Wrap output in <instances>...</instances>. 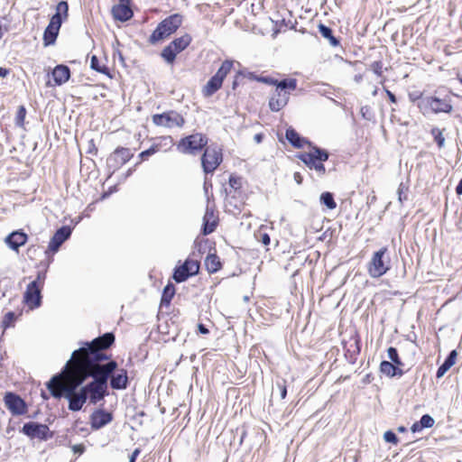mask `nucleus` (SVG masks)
I'll return each instance as SVG.
<instances>
[{
  "label": "nucleus",
  "mask_w": 462,
  "mask_h": 462,
  "mask_svg": "<svg viewBox=\"0 0 462 462\" xmlns=\"http://www.w3.org/2000/svg\"><path fill=\"white\" fill-rule=\"evenodd\" d=\"M71 230L69 226H61L51 238L46 253L55 254L60 246L69 237Z\"/></svg>",
  "instance_id": "20"
},
{
  "label": "nucleus",
  "mask_w": 462,
  "mask_h": 462,
  "mask_svg": "<svg viewBox=\"0 0 462 462\" xmlns=\"http://www.w3.org/2000/svg\"><path fill=\"white\" fill-rule=\"evenodd\" d=\"M219 218L214 207H207L203 217L202 233L204 236L213 233L218 226Z\"/></svg>",
  "instance_id": "18"
},
{
  "label": "nucleus",
  "mask_w": 462,
  "mask_h": 462,
  "mask_svg": "<svg viewBox=\"0 0 462 462\" xmlns=\"http://www.w3.org/2000/svg\"><path fill=\"white\" fill-rule=\"evenodd\" d=\"M175 295V287L172 283H168L162 291L161 306L168 307Z\"/></svg>",
  "instance_id": "32"
},
{
  "label": "nucleus",
  "mask_w": 462,
  "mask_h": 462,
  "mask_svg": "<svg viewBox=\"0 0 462 462\" xmlns=\"http://www.w3.org/2000/svg\"><path fill=\"white\" fill-rule=\"evenodd\" d=\"M245 77L250 80H254V81L261 82V83H263L266 85L268 83H273V77L257 75L254 72H247L246 74H245Z\"/></svg>",
  "instance_id": "38"
},
{
  "label": "nucleus",
  "mask_w": 462,
  "mask_h": 462,
  "mask_svg": "<svg viewBox=\"0 0 462 462\" xmlns=\"http://www.w3.org/2000/svg\"><path fill=\"white\" fill-rule=\"evenodd\" d=\"M87 152L91 155H97L98 149L94 139L88 140Z\"/></svg>",
  "instance_id": "47"
},
{
  "label": "nucleus",
  "mask_w": 462,
  "mask_h": 462,
  "mask_svg": "<svg viewBox=\"0 0 462 462\" xmlns=\"http://www.w3.org/2000/svg\"><path fill=\"white\" fill-rule=\"evenodd\" d=\"M208 143V136L203 133H193L181 137L177 144V150L182 154L195 155L203 151Z\"/></svg>",
  "instance_id": "7"
},
{
  "label": "nucleus",
  "mask_w": 462,
  "mask_h": 462,
  "mask_svg": "<svg viewBox=\"0 0 462 462\" xmlns=\"http://www.w3.org/2000/svg\"><path fill=\"white\" fill-rule=\"evenodd\" d=\"M198 329H199V333L204 334V335H207L209 333V330L205 327V325H203L201 323L198 325Z\"/></svg>",
  "instance_id": "56"
},
{
  "label": "nucleus",
  "mask_w": 462,
  "mask_h": 462,
  "mask_svg": "<svg viewBox=\"0 0 462 462\" xmlns=\"http://www.w3.org/2000/svg\"><path fill=\"white\" fill-rule=\"evenodd\" d=\"M21 431L31 439H39L41 440H46L52 437V434L46 424L32 421L25 423Z\"/></svg>",
  "instance_id": "16"
},
{
  "label": "nucleus",
  "mask_w": 462,
  "mask_h": 462,
  "mask_svg": "<svg viewBox=\"0 0 462 462\" xmlns=\"http://www.w3.org/2000/svg\"><path fill=\"white\" fill-rule=\"evenodd\" d=\"M285 137L288 142L297 149L303 148L305 145L309 146V143H311L309 140L304 137H301L299 133L292 127H289L286 129Z\"/></svg>",
  "instance_id": "25"
},
{
  "label": "nucleus",
  "mask_w": 462,
  "mask_h": 462,
  "mask_svg": "<svg viewBox=\"0 0 462 462\" xmlns=\"http://www.w3.org/2000/svg\"><path fill=\"white\" fill-rule=\"evenodd\" d=\"M205 266L209 273H215L222 268V263L216 254H208L205 259Z\"/></svg>",
  "instance_id": "29"
},
{
  "label": "nucleus",
  "mask_w": 462,
  "mask_h": 462,
  "mask_svg": "<svg viewBox=\"0 0 462 462\" xmlns=\"http://www.w3.org/2000/svg\"><path fill=\"white\" fill-rule=\"evenodd\" d=\"M419 421L420 422L423 428H431L433 427L435 422L434 419L429 414L422 415Z\"/></svg>",
  "instance_id": "44"
},
{
  "label": "nucleus",
  "mask_w": 462,
  "mask_h": 462,
  "mask_svg": "<svg viewBox=\"0 0 462 462\" xmlns=\"http://www.w3.org/2000/svg\"><path fill=\"white\" fill-rule=\"evenodd\" d=\"M27 241L28 236L22 229L12 232L5 238V243L8 247L16 253H19L20 247L24 245Z\"/></svg>",
  "instance_id": "22"
},
{
  "label": "nucleus",
  "mask_w": 462,
  "mask_h": 462,
  "mask_svg": "<svg viewBox=\"0 0 462 462\" xmlns=\"http://www.w3.org/2000/svg\"><path fill=\"white\" fill-rule=\"evenodd\" d=\"M379 368L382 374L390 378L394 376H402L404 374V372L400 367H397L395 365L389 361H382Z\"/></svg>",
  "instance_id": "26"
},
{
  "label": "nucleus",
  "mask_w": 462,
  "mask_h": 462,
  "mask_svg": "<svg viewBox=\"0 0 462 462\" xmlns=\"http://www.w3.org/2000/svg\"><path fill=\"white\" fill-rule=\"evenodd\" d=\"M320 202L328 209L332 210L337 208V203L334 199L333 194L328 191H325L320 195Z\"/></svg>",
  "instance_id": "36"
},
{
  "label": "nucleus",
  "mask_w": 462,
  "mask_h": 462,
  "mask_svg": "<svg viewBox=\"0 0 462 462\" xmlns=\"http://www.w3.org/2000/svg\"><path fill=\"white\" fill-rule=\"evenodd\" d=\"M69 18V4L67 1H60L56 5V12L51 17L49 24L43 32V45L48 47L55 43L63 22Z\"/></svg>",
  "instance_id": "3"
},
{
  "label": "nucleus",
  "mask_w": 462,
  "mask_h": 462,
  "mask_svg": "<svg viewBox=\"0 0 462 462\" xmlns=\"http://www.w3.org/2000/svg\"><path fill=\"white\" fill-rule=\"evenodd\" d=\"M153 154H155V153L153 152L152 149L150 146L148 149H146L139 153L138 162L136 164L138 165V164H141L143 162L147 161Z\"/></svg>",
  "instance_id": "42"
},
{
  "label": "nucleus",
  "mask_w": 462,
  "mask_h": 462,
  "mask_svg": "<svg viewBox=\"0 0 462 462\" xmlns=\"http://www.w3.org/2000/svg\"><path fill=\"white\" fill-rule=\"evenodd\" d=\"M277 385L281 392V398L285 399L287 396V387L285 381H283L282 383H278Z\"/></svg>",
  "instance_id": "49"
},
{
  "label": "nucleus",
  "mask_w": 462,
  "mask_h": 462,
  "mask_svg": "<svg viewBox=\"0 0 462 462\" xmlns=\"http://www.w3.org/2000/svg\"><path fill=\"white\" fill-rule=\"evenodd\" d=\"M4 402L14 416L24 415L28 412V405L25 401L14 393L6 392L4 395Z\"/></svg>",
  "instance_id": "15"
},
{
  "label": "nucleus",
  "mask_w": 462,
  "mask_h": 462,
  "mask_svg": "<svg viewBox=\"0 0 462 462\" xmlns=\"http://www.w3.org/2000/svg\"><path fill=\"white\" fill-rule=\"evenodd\" d=\"M293 179L297 184L300 185L303 182V177L300 172L296 171L293 174Z\"/></svg>",
  "instance_id": "53"
},
{
  "label": "nucleus",
  "mask_w": 462,
  "mask_h": 462,
  "mask_svg": "<svg viewBox=\"0 0 462 462\" xmlns=\"http://www.w3.org/2000/svg\"><path fill=\"white\" fill-rule=\"evenodd\" d=\"M398 195H399V200L401 202H402L403 200L407 199V196H406V194L402 190V183L399 186Z\"/></svg>",
  "instance_id": "52"
},
{
  "label": "nucleus",
  "mask_w": 462,
  "mask_h": 462,
  "mask_svg": "<svg viewBox=\"0 0 462 462\" xmlns=\"http://www.w3.org/2000/svg\"><path fill=\"white\" fill-rule=\"evenodd\" d=\"M46 273L39 272L35 280L30 282L23 293V303L30 309L34 310L42 304V291L44 286Z\"/></svg>",
  "instance_id": "9"
},
{
  "label": "nucleus",
  "mask_w": 462,
  "mask_h": 462,
  "mask_svg": "<svg viewBox=\"0 0 462 462\" xmlns=\"http://www.w3.org/2000/svg\"><path fill=\"white\" fill-rule=\"evenodd\" d=\"M255 239L264 245L265 246H268L271 243L270 236L264 231V229L260 227L254 234Z\"/></svg>",
  "instance_id": "39"
},
{
  "label": "nucleus",
  "mask_w": 462,
  "mask_h": 462,
  "mask_svg": "<svg viewBox=\"0 0 462 462\" xmlns=\"http://www.w3.org/2000/svg\"><path fill=\"white\" fill-rule=\"evenodd\" d=\"M444 131L445 129H439L438 127H432L430 130V134L436 142L439 149L443 148L445 145V137L443 134Z\"/></svg>",
  "instance_id": "35"
},
{
  "label": "nucleus",
  "mask_w": 462,
  "mask_h": 462,
  "mask_svg": "<svg viewBox=\"0 0 462 462\" xmlns=\"http://www.w3.org/2000/svg\"><path fill=\"white\" fill-rule=\"evenodd\" d=\"M223 162L222 149L217 145H208L201 155V166L206 174H212Z\"/></svg>",
  "instance_id": "12"
},
{
  "label": "nucleus",
  "mask_w": 462,
  "mask_h": 462,
  "mask_svg": "<svg viewBox=\"0 0 462 462\" xmlns=\"http://www.w3.org/2000/svg\"><path fill=\"white\" fill-rule=\"evenodd\" d=\"M179 53H180V51L176 48V46L170 42L162 49L161 57L167 64L173 65Z\"/></svg>",
  "instance_id": "27"
},
{
  "label": "nucleus",
  "mask_w": 462,
  "mask_h": 462,
  "mask_svg": "<svg viewBox=\"0 0 462 462\" xmlns=\"http://www.w3.org/2000/svg\"><path fill=\"white\" fill-rule=\"evenodd\" d=\"M423 429H424V428L422 427V425L420 424V421H415V422L411 425V430L412 432H414V433H415V432H420V431H421Z\"/></svg>",
  "instance_id": "51"
},
{
  "label": "nucleus",
  "mask_w": 462,
  "mask_h": 462,
  "mask_svg": "<svg viewBox=\"0 0 462 462\" xmlns=\"http://www.w3.org/2000/svg\"><path fill=\"white\" fill-rule=\"evenodd\" d=\"M113 420V414L103 409L96 410L90 415V425L93 430H99L110 423Z\"/></svg>",
  "instance_id": "23"
},
{
  "label": "nucleus",
  "mask_w": 462,
  "mask_h": 462,
  "mask_svg": "<svg viewBox=\"0 0 462 462\" xmlns=\"http://www.w3.org/2000/svg\"><path fill=\"white\" fill-rule=\"evenodd\" d=\"M120 4H130V0H119Z\"/></svg>",
  "instance_id": "64"
},
{
  "label": "nucleus",
  "mask_w": 462,
  "mask_h": 462,
  "mask_svg": "<svg viewBox=\"0 0 462 462\" xmlns=\"http://www.w3.org/2000/svg\"><path fill=\"white\" fill-rule=\"evenodd\" d=\"M9 73V69L0 68V78H5Z\"/></svg>",
  "instance_id": "57"
},
{
  "label": "nucleus",
  "mask_w": 462,
  "mask_h": 462,
  "mask_svg": "<svg viewBox=\"0 0 462 462\" xmlns=\"http://www.w3.org/2000/svg\"><path fill=\"white\" fill-rule=\"evenodd\" d=\"M198 256L197 254H189L184 263L175 267L172 278L176 282H183L199 273L200 263Z\"/></svg>",
  "instance_id": "10"
},
{
  "label": "nucleus",
  "mask_w": 462,
  "mask_h": 462,
  "mask_svg": "<svg viewBox=\"0 0 462 462\" xmlns=\"http://www.w3.org/2000/svg\"><path fill=\"white\" fill-rule=\"evenodd\" d=\"M389 358L393 361V359H397L399 357L398 351L395 347L390 346L387 350Z\"/></svg>",
  "instance_id": "48"
},
{
  "label": "nucleus",
  "mask_w": 462,
  "mask_h": 462,
  "mask_svg": "<svg viewBox=\"0 0 462 462\" xmlns=\"http://www.w3.org/2000/svg\"><path fill=\"white\" fill-rule=\"evenodd\" d=\"M273 82L267 84L275 87L269 98L268 106L271 111L279 112L288 105L290 96L297 88L298 82L294 78H286L281 80L273 78Z\"/></svg>",
  "instance_id": "2"
},
{
  "label": "nucleus",
  "mask_w": 462,
  "mask_h": 462,
  "mask_svg": "<svg viewBox=\"0 0 462 462\" xmlns=\"http://www.w3.org/2000/svg\"><path fill=\"white\" fill-rule=\"evenodd\" d=\"M309 151L299 152L296 157L300 160L307 168L315 171L319 176H324L327 172L324 162L328 160L329 153L312 143H309Z\"/></svg>",
  "instance_id": "4"
},
{
  "label": "nucleus",
  "mask_w": 462,
  "mask_h": 462,
  "mask_svg": "<svg viewBox=\"0 0 462 462\" xmlns=\"http://www.w3.org/2000/svg\"><path fill=\"white\" fill-rule=\"evenodd\" d=\"M384 91H385L386 96L388 97L390 102L396 103L397 99H396L395 95L387 88H384Z\"/></svg>",
  "instance_id": "54"
},
{
  "label": "nucleus",
  "mask_w": 462,
  "mask_h": 462,
  "mask_svg": "<svg viewBox=\"0 0 462 462\" xmlns=\"http://www.w3.org/2000/svg\"><path fill=\"white\" fill-rule=\"evenodd\" d=\"M210 242L208 238H197L194 242V250L190 254H197L199 262L200 263L202 255L205 254L207 247Z\"/></svg>",
  "instance_id": "31"
},
{
  "label": "nucleus",
  "mask_w": 462,
  "mask_h": 462,
  "mask_svg": "<svg viewBox=\"0 0 462 462\" xmlns=\"http://www.w3.org/2000/svg\"><path fill=\"white\" fill-rule=\"evenodd\" d=\"M367 273L372 278H380L391 269L388 248L383 246L372 254L367 263Z\"/></svg>",
  "instance_id": "8"
},
{
  "label": "nucleus",
  "mask_w": 462,
  "mask_h": 462,
  "mask_svg": "<svg viewBox=\"0 0 462 462\" xmlns=\"http://www.w3.org/2000/svg\"><path fill=\"white\" fill-rule=\"evenodd\" d=\"M229 185L235 190H240L242 189V178L238 176L231 175L229 177Z\"/></svg>",
  "instance_id": "41"
},
{
  "label": "nucleus",
  "mask_w": 462,
  "mask_h": 462,
  "mask_svg": "<svg viewBox=\"0 0 462 462\" xmlns=\"http://www.w3.org/2000/svg\"><path fill=\"white\" fill-rule=\"evenodd\" d=\"M192 42V37L189 33H185L180 37L175 38L171 42L181 52L186 50Z\"/></svg>",
  "instance_id": "33"
},
{
  "label": "nucleus",
  "mask_w": 462,
  "mask_h": 462,
  "mask_svg": "<svg viewBox=\"0 0 462 462\" xmlns=\"http://www.w3.org/2000/svg\"><path fill=\"white\" fill-rule=\"evenodd\" d=\"M151 148L154 153L158 152H170L172 151L175 142L171 135H160L152 139Z\"/></svg>",
  "instance_id": "19"
},
{
  "label": "nucleus",
  "mask_w": 462,
  "mask_h": 462,
  "mask_svg": "<svg viewBox=\"0 0 462 462\" xmlns=\"http://www.w3.org/2000/svg\"><path fill=\"white\" fill-rule=\"evenodd\" d=\"M152 122L157 127L167 129L182 128L186 120L184 116L176 110H167L152 116Z\"/></svg>",
  "instance_id": "11"
},
{
  "label": "nucleus",
  "mask_w": 462,
  "mask_h": 462,
  "mask_svg": "<svg viewBox=\"0 0 462 462\" xmlns=\"http://www.w3.org/2000/svg\"><path fill=\"white\" fill-rule=\"evenodd\" d=\"M356 355L360 353V339L357 337L356 339Z\"/></svg>",
  "instance_id": "61"
},
{
  "label": "nucleus",
  "mask_w": 462,
  "mask_h": 462,
  "mask_svg": "<svg viewBox=\"0 0 462 462\" xmlns=\"http://www.w3.org/2000/svg\"><path fill=\"white\" fill-rule=\"evenodd\" d=\"M236 87H237V82H236V80L235 79V80H234V82H233V85H232V88H233V89H236Z\"/></svg>",
  "instance_id": "63"
},
{
  "label": "nucleus",
  "mask_w": 462,
  "mask_h": 462,
  "mask_svg": "<svg viewBox=\"0 0 462 462\" xmlns=\"http://www.w3.org/2000/svg\"><path fill=\"white\" fill-rule=\"evenodd\" d=\"M457 356V351L452 350L444 363L438 368L436 374L437 378H441L456 364Z\"/></svg>",
  "instance_id": "28"
},
{
  "label": "nucleus",
  "mask_w": 462,
  "mask_h": 462,
  "mask_svg": "<svg viewBox=\"0 0 462 462\" xmlns=\"http://www.w3.org/2000/svg\"><path fill=\"white\" fill-rule=\"evenodd\" d=\"M397 430L399 432H405L406 431V428L404 426H400V427H398Z\"/></svg>",
  "instance_id": "62"
},
{
  "label": "nucleus",
  "mask_w": 462,
  "mask_h": 462,
  "mask_svg": "<svg viewBox=\"0 0 462 462\" xmlns=\"http://www.w3.org/2000/svg\"><path fill=\"white\" fill-rule=\"evenodd\" d=\"M419 107L423 114L449 113L452 106L448 99L436 97H426L419 103Z\"/></svg>",
  "instance_id": "13"
},
{
  "label": "nucleus",
  "mask_w": 462,
  "mask_h": 462,
  "mask_svg": "<svg viewBox=\"0 0 462 462\" xmlns=\"http://www.w3.org/2000/svg\"><path fill=\"white\" fill-rule=\"evenodd\" d=\"M133 157L134 152L131 151V149L119 146L109 154L106 159V164L110 170L116 171L122 168Z\"/></svg>",
  "instance_id": "14"
},
{
  "label": "nucleus",
  "mask_w": 462,
  "mask_h": 462,
  "mask_svg": "<svg viewBox=\"0 0 462 462\" xmlns=\"http://www.w3.org/2000/svg\"><path fill=\"white\" fill-rule=\"evenodd\" d=\"M263 134H256L254 135V140L256 143H261L263 141Z\"/></svg>",
  "instance_id": "60"
},
{
  "label": "nucleus",
  "mask_w": 462,
  "mask_h": 462,
  "mask_svg": "<svg viewBox=\"0 0 462 462\" xmlns=\"http://www.w3.org/2000/svg\"><path fill=\"white\" fill-rule=\"evenodd\" d=\"M110 387L114 390H125L129 385L128 372L125 368H116L108 375Z\"/></svg>",
  "instance_id": "17"
},
{
  "label": "nucleus",
  "mask_w": 462,
  "mask_h": 462,
  "mask_svg": "<svg viewBox=\"0 0 462 462\" xmlns=\"http://www.w3.org/2000/svg\"><path fill=\"white\" fill-rule=\"evenodd\" d=\"M26 108L24 106H20L16 112L15 124L16 125L23 127L26 116Z\"/></svg>",
  "instance_id": "40"
},
{
  "label": "nucleus",
  "mask_w": 462,
  "mask_h": 462,
  "mask_svg": "<svg viewBox=\"0 0 462 462\" xmlns=\"http://www.w3.org/2000/svg\"><path fill=\"white\" fill-rule=\"evenodd\" d=\"M391 363L395 365L397 367H400L401 365H403L400 357H397V359H393V361H392Z\"/></svg>",
  "instance_id": "59"
},
{
  "label": "nucleus",
  "mask_w": 462,
  "mask_h": 462,
  "mask_svg": "<svg viewBox=\"0 0 462 462\" xmlns=\"http://www.w3.org/2000/svg\"><path fill=\"white\" fill-rule=\"evenodd\" d=\"M40 249V246L38 245H31L27 249V254L31 259H34L33 255L36 254V252Z\"/></svg>",
  "instance_id": "50"
},
{
  "label": "nucleus",
  "mask_w": 462,
  "mask_h": 462,
  "mask_svg": "<svg viewBox=\"0 0 462 462\" xmlns=\"http://www.w3.org/2000/svg\"><path fill=\"white\" fill-rule=\"evenodd\" d=\"M456 192L457 195H462V179L460 180V181L458 182V184L456 188Z\"/></svg>",
  "instance_id": "58"
},
{
  "label": "nucleus",
  "mask_w": 462,
  "mask_h": 462,
  "mask_svg": "<svg viewBox=\"0 0 462 462\" xmlns=\"http://www.w3.org/2000/svg\"><path fill=\"white\" fill-rule=\"evenodd\" d=\"M319 32L324 38L328 40L329 43L332 46L336 47L339 45V41L333 35V32L329 27L326 26L323 23H320L319 25Z\"/></svg>",
  "instance_id": "34"
},
{
  "label": "nucleus",
  "mask_w": 462,
  "mask_h": 462,
  "mask_svg": "<svg viewBox=\"0 0 462 462\" xmlns=\"http://www.w3.org/2000/svg\"><path fill=\"white\" fill-rule=\"evenodd\" d=\"M16 318H17V315L14 312H13V311L7 312L5 315L4 319H3L4 326L5 327L10 326L15 320Z\"/></svg>",
  "instance_id": "45"
},
{
  "label": "nucleus",
  "mask_w": 462,
  "mask_h": 462,
  "mask_svg": "<svg viewBox=\"0 0 462 462\" xmlns=\"http://www.w3.org/2000/svg\"><path fill=\"white\" fill-rule=\"evenodd\" d=\"M70 78V69L67 65H57L51 72V79L53 82L49 80L47 86L56 87L66 83Z\"/></svg>",
  "instance_id": "21"
},
{
  "label": "nucleus",
  "mask_w": 462,
  "mask_h": 462,
  "mask_svg": "<svg viewBox=\"0 0 462 462\" xmlns=\"http://www.w3.org/2000/svg\"><path fill=\"white\" fill-rule=\"evenodd\" d=\"M234 65L235 60L229 59L225 60L221 63L215 75H213L202 88V95L205 97L213 96L222 88L225 79L234 69Z\"/></svg>",
  "instance_id": "6"
},
{
  "label": "nucleus",
  "mask_w": 462,
  "mask_h": 462,
  "mask_svg": "<svg viewBox=\"0 0 462 462\" xmlns=\"http://www.w3.org/2000/svg\"><path fill=\"white\" fill-rule=\"evenodd\" d=\"M139 454H140V449L139 448L134 449V451L131 454V456L129 457V462H135L136 457H138Z\"/></svg>",
  "instance_id": "55"
},
{
  "label": "nucleus",
  "mask_w": 462,
  "mask_h": 462,
  "mask_svg": "<svg viewBox=\"0 0 462 462\" xmlns=\"http://www.w3.org/2000/svg\"><path fill=\"white\" fill-rule=\"evenodd\" d=\"M183 20L184 16L179 13L167 16L158 23L150 35L148 42L152 45H155L168 39L182 25Z\"/></svg>",
  "instance_id": "5"
},
{
  "label": "nucleus",
  "mask_w": 462,
  "mask_h": 462,
  "mask_svg": "<svg viewBox=\"0 0 462 462\" xmlns=\"http://www.w3.org/2000/svg\"><path fill=\"white\" fill-rule=\"evenodd\" d=\"M370 69L377 77L383 78V79L381 80L380 83L382 85H383V83L385 82L386 79L383 77V61L375 60V61L372 62L370 64Z\"/></svg>",
  "instance_id": "37"
},
{
  "label": "nucleus",
  "mask_w": 462,
  "mask_h": 462,
  "mask_svg": "<svg viewBox=\"0 0 462 462\" xmlns=\"http://www.w3.org/2000/svg\"><path fill=\"white\" fill-rule=\"evenodd\" d=\"M153 154H155V153L153 152L152 149L150 146L148 149H146L139 153L138 162L136 164L138 165V164H141L143 162L147 161Z\"/></svg>",
  "instance_id": "43"
},
{
  "label": "nucleus",
  "mask_w": 462,
  "mask_h": 462,
  "mask_svg": "<svg viewBox=\"0 0 462 462\" xmlns=\"http://www.w3.org/2000/svg\"><path fill=\"white\" fill-rule=\"evenodd\" d=\"M383 439L386 442L393 443L396 445L399 442V439L394 432L392 430H388L383 434Z\"/></svg>",
  "instance_id": "46"
},
{
  "label": "nucleus",
  "mask_w": 462,
  "mask_h": 462,
  "mask_svg": "<svg viewBox=\"0 0 462 462\" xmlns=\"http://www.w3.org/2000/svg\"><path fill=\"white\" fill-rule=\"evenodd\" d=\"M90 67L92 69L107 76L109 79H113L110 69L96 55L91 57Z\"/></svg>",
  "instance_id": "30"
},
{
  "label": "nucleus",
  "mask_w": 462,
  "mask_h": 462,
  "mask_svg": "<svg viewBox=\"0 0 462 462\" xmlns=\"http://www.w3.org/2000/svg\"><path fill=\"white\" fill-rule=\"evenodd\" d=\"M112 15L115 20L126 22L130 20L134 13L128 4H118L112 7Z\"/></svg>",
  "instance_id": "24"
},
{
  "label": "nucleus",
  "mask_w": 462,
  "mask_h": 462,
  "mask_svg": "<svg viewBox=\"0 0 462 462\" xmlns=\"http://www.w3.org/2000/svg\"><path fill=\"white\" fill-rule=\"evenodd\" d=\"M115 340L113 333H105L73 351L61 372L47 383L51 395L68 398L72 411L81 410L87 401L97 404L108 395V375L118 364L106 350Z\"/></svg>",
  "instance_id": "1"
}]
</instances>
